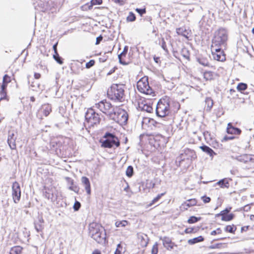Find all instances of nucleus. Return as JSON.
<instances>
[{
    "instance_id": "obj_1",
    "label": "nucleus",
    "mask_w": 254,
    "mask_h": 254,
    "mask_svg": "<svg viewBox=\"0 0 254 254\" xmlns=\"http://www.w3.org/2000/svg\"><path fill=\"white\" fill-rule=\"evenodd\" d=\"M89 234L98 243H103L105 241L106 235L105 230L99 224L92 223L89 225Z\"/></svg>"
},
{
    "instance_id": "obj_2",
    "label": "nucleus",
    "mask_w": 254,
    "mask_h": 254,
    "mask_svg": "<svg viewBox=\"0 0 254 254\" xmlns=\"http://www.w3.org/2000/svg\"><path fill=\"white\" fill-rule=\"evenodd\" d=\"M124 85L123 84H113L107 91V95L111 100L123 102L125 99Z\"/></svg>"
},
{
    "instance_id": "obj_3",
    "label": "nucleus",
    "mask_w": 254,
    "mask_h": 254,
    "mask_svg": "<svg viewBox=\"0 0 254 254\" xmlns=\"http://www.w3.org/2000/svg\"><path fill=\"white\" fill-rule=\"evenodd\" d=\"M228 40V32L225 28H221L215 32L212 45L225 47Z\"/></svg>"
},
{
    "instance_id": "obj_4",
    "label": "nucleus",
    "mask_w": 254,
    "mask_h": 254,
    "mask_svg": "<svg viewBox=\"0 0 254 254\" xmlns=\"http://www.w3.org/2000/svg\"><path fill=\"white\" fill-rule=\"evenodd\" d=\"M169 99L168 98L161 99L156 107V115L159 117H164L170 113Z\"/></svg>"
},
{
    "instance_id": "obj_5",
    "label": "nucleus",
    "mask_w": 254,
    "mask_h": 254,
    "mask_svg": "<svg viewBox=\"0 0 254 254\" xmlns=\"http://www.w3.org/2000/svg\"><path fill=\"white\" fill-rule=\"evenodd\" d=\"M110 118L120 125H125L128 120V115L127 112L121 108H116L114 113Z\"/></svg>"
},
{
    "instance_id": "obj_6",
    "label": "nucleus",
    "mask_w": 254,
    "mask_h": 254,
    "mask_svg": "<svg viewBox=\"0 0 254 254\" xmlns=\"http://www.w3.org/2000/svg\"><path fill=\"white\" fill-rule=\"evenodd\" d=\"M86 125L89 127L99 124L100 118L98 114L96 113L92 108L88 109L85 115Z\"/></svg>"
},
{
    "instance_id": "obj_7",
    "label": "nucleus",
    "mask_w": 254,
    "mask_h": 254,
    "mask_svg": "<svg viewBox=\"0 0 254 254\" xmlns=\"http://www.w3.org/2000/svg\"><path fill=\"white\" fill-rule=\"evenodd\" d=\"M106 139L102 142L101 146L105 148H111L114 145L119 147L120 145V141L117 137L114 134L107 132L104 135Z\"/></svg>"
},
{
    "instance_id": "obj_8",
    "label": "nucleus",
    "mask_w": 254,
    "mask_h": 254,
    "mask_svg": "<svg viewBox=\"0 0 254 254\" xmlns=\"http://www.w3.org/2000/svg\"><path fill=\"white\" fill-rule=\"evenodd\" d=\"M95 107L99 109L101 112L109 116V118L116 109L109 102H107L106 100H103L96 104Z\"/></svg>"
},
{
    "instance_id": "obj_9",
    "label": "nucleus",
    "mask_w": 254,
    "mask_h": 254,
    "mask_svg": "<svg viewBox=\"0 0 254 254\" xmlns=\"http://www.w3.org/2000/svg\"><path fill=\"white\" fill-rule=\"evenodd\" d=\"M138 90L143 94L151 95L153 93V90L149 85L148 78L144 76L141 78L137 83Z\"/></svg>"
},
{
    "instance_id": "obj_10",
    "label": "nucleus",
    "mask_w": 254,
    "mask_h": 254,
    "mask_svg": "<svg viewBox=\"0 0 254 254\" xmlns=\"http://www.w3.org/2000/svg\"><path fill=\"white\" fill-rule=\"evenodd\" d=\"M221 47L219 46L215 47L211 45V53L213 58L215 60L221 62L225 60V55Z\"/></svg>"
},
{
    "instance_id": "obj_11",
    "label": "nucleus",
    "mask_w": 254,
    "mask_h": 254,
    "mask_svg": "<svg viewBox=\"0 0 254 254\" xmlns=\"http://www.w3.org/2000/svg\"><path fill=\"white\" fill-rule=\"evenodd\" d=\"M12 197L15 203H17L20 199L21 190L19 184L15 182L12 185Z\"/></svg>"
},
{
    "instance_id": "obj_12",
    "label": "nucleus",
    "mask_w": 254,
    "mask_h": 254,
    "mask_svg": "<svg viewBox=\"0 0 254 254\" xmlns=\"http://www.w3.org/2000/svg\"><path fill=\"white\" fill-rule=\"evenodd\" d=\"M138 106L142 110L148 113H151L153 111V108L151 106L150 103H148L146 101L139 102Z\"/></svg>"
},
{
    "instance_id": "obj_13",
    "label": "nucleus",
    "mask_w": 254,
    "mask_h": 254,
    "mask_svg": "<svg viewBox=\"0 0 254 254\" xmlns=\"http://www.w3.org/2000/svg\"><path fill=\"white\" fill-rule=\"evenodd\" d=\"M227 132L229 134L239 135L241 133V130L233 127L231 123H229L227 125Z\"/></svg>"
},
{
    "instance_id": "obj_14",
    "label": "nucleus",
    "mask_w": 254,
    "mask_h": 254,
    "mask_svg": "<svg viewBox=\"0 0 254 254\" xmlns=\"http://www.w3.org/2000/svg\"><path fill=\"white\" fill-rule=\"evenodd\" d=\"M81 182L84 187L86 191L88 194L91 193V187L90 183L88 178L86 177H82L81 178Z\"/></svg>"
},
{
    "instance_id": "obj_15",
    "label": "nucleus",
    "mask_w": 254,
    "mask_h": 254,
    "mask_svg": "<svg viewBox=\"0 0 254 254\" xmlns=\"http://www.w3.org/2000/svg\"><path fill=\"white\" fill-rule=\"evenodd\" d=\"M197 201L195 199H190L183 203L181 207L187 210L189 207L195 205Z\"/></svg>"
},
{
    "instance_id": "obj_16",
    "label": "nucleus",
    "mask_w": 254,
    "mask_h": 254,
    "mask_svg": "<svg viewBox=\"0 0 254 254\" xmlns=\"http://www.w3.org/2000/svg\"><path fill=\"white\" fill-rule=\"evenodd\" d=\"M162 241L164 246L167 249L171 250L173 249L174 244L170 238L165 237L162 239Z\"/></svg>"
},
{
    "instance_id": "obj_17",
    "label": "nucleus",
    "mask_w": 254,
    "mask_h": 254,
    "mask_svg": "<svg viewBox=\"0 0 254 254\" xmlns=\"http://www.w3.org/2000/svg\"><path fill=\"white\" fill-rule=\"evenodd\" d=\"M127 51L128 47L127 46H126L124 48L123 51L118 56L120 63L123 65L127 64V63L124 61L123 59V57H125L126 56Z\"/></svg>"
},
{
    "instance_id": "obj_18",
    "label": "nucleus",
    "mask_w": 254,
    "mask_h": 254,
    "mask_svg": "<svg viewBox=\"0 0 254 254\" xmlns=\"http://www.w3.org/2000/svg\"><path fill=\"white\" fill-rule=\"evenodd\" d=\"M200 148L203 152H205L208 154L212 158L213 157L214 155H216V153L214 152V151L207 146L202 145L200 147Z\"/></svg>"
},
{
    "instance_id": "obj_19",
    "label": "nucleus",
    "mask_w": 254,
    "mask_h": 254,
    "mask_svg": "<svg viewBox=\"0 0 254 254\" xmlns=\"http://www.w3.org/2000/svg\"><path fill=\"white\" fill-rule=\"evenodd\" d=\"M102 0H91L90 3H87L84 6L86 10H90L92 8L93 5L100 4Z\"/></svg>"
},
{
    "instance_id": "obj_20",
    "label": "nucleus",
    "mask_w": 254,
    "mask_h": 254,
    "mask_svg": "<svg viewBox=\"0 0 254 254\" xmlns=\"http://www.w3.org/2000/svg\"><path fill=\"white\" fill-rule=\"evenodd\" d=\"M251 155L248 154H243L237 157V160L240 162L245 163H248L249 161L251 160Z\"/></svg>"
},
{
    "instance_id": "obj_21",
    "label": "nucleus",
    "mask_w": 254,
    "mask_h": 254,
    "mask_svg": "<svg viewBox=\"0 0 254 254\" xmlns=\"http://www.w3.org/2000/svg\"><path fill=\"white\" fill-rule=\"evenodd\" d=\"M229 180L230 179L228 178H224L218 181L217 184L220 186L221 188H229L230 186L229 182Z\"/></svg>"
},
{
    "instance_id": "obj_22",
    "label": "nucleus",
    "mask_w": 254,
    "mask_h": 254,
    "mask_svg": "<svg viewBox=\"0 0 254 254\" xmlns=\"http://www.w3.org/2000/svg\"><path fill=\"white\" fill-rule=\"evenodd\" d=\"M177 33L179 35H182L183 36L188 38V35L189 34V32L188 30L186 29L185 27H180L177 28L176 29Z\"/></svg>"
},
{
    "instance_id": "obj_23",
    "label": "nucleus",
    "mask_w": 254,
    "mask_h": 254,
    "mask_svg": "<svg viewBox=\"0 0 254 254\" xmlns=\"http://www.w3.org/2000/svg\"><path fill=\"white\" fill-rule=\"evenodd\" d=\"M218 216L221 215L222 216V220L223 221H228L231 220L234 217V215L233 214H225L224 213V211H222L221 212L220 214H217Z\"/></svg>"
},
{
    "instance_id": "obj_24",
    "label": "nucleus",
    "mask_w": 254,
    "mask_h": 254,
    "mask_svg": "<svg viewBox=\"0 0 254 254\" xmlns=\"http://www.w3.org/2000/svg\"><path fill=\"white\" fill-rule=\"evenodd\" d=\"M42 109L43 114L46 117L48 116L52 111V107L48 104L43 105L42 106Z\"/></svg>"
},
{
    "instance_id": "obj_25",
    "label": "nucleus",
    "mask_w": 254,
    "mask_h": 254,
    "mask_svg": "<svg viewBox=\"0 0 254 254\" xmlns=\"http://www.w3.org/2000/svg\"><path fill=\"white\" fill-rule=\"evenodd\" d=\"M22 248L20 246L12 247L9 252V254H21Z\"/></svg>"
},
{
    "instance_id": "obj_26",
    "label": "nucleus",
    "mask_w": 254,
    "mask_h": 254,
    "mask_svg": "<svg viewBox=\"0 0 254 254\" xmlns=\"http://www.w3.org/2000/svg\"><path fill=\"white\" fill-rule=\"evenodd\" d=\"M204 238L202 236H200L198 237L189 240L188 243L189 244L192 245L198 242H202Z\"/></svg>"
},
{
    "instance_id": "obj_27",
    "label": "nucleus",
    "mask_w": 254,
    "mask_h": 254,
    "mask_svg": "<svg viewBox=\"0 0 254 254\" xmlns=\"http://www.w3.org/2000/svg\"><path fill=\"white\" fill-rule=\"evenodd\" d=\"M205 102L206 105V110L210 111L213 105V100L211 98L207 97L205 99Z\"/></svg>"
},
{
    "instance_id": "obj_28",
    "label": "nucleus",
    "mask_w": 254,
    "mask_h": 254,
    "mask_svg": "<svg viewBox=\"0 0 254 254\" xmlns=\"http://www.w3.org/2000/svg\"><path fill=\"white\" fill-rule=\"evenodd\" d=\"M203 75H204V78L206 80H209L213 78V73L210 71H205V72H204Z\"/></svg>"
},
{
    "instance_id": "obj_29",
    "label": "nucleus",
    "mask_w": 254,
    "mask_h": 254,
    "mask_svg": "<svg viewBox=\"0 0 254 254\" xmlns=\"http://www.w3.org/2000/svg\"><path fill=\"white\" fill-rule=\"evenodd\" d=\"M53 58L55 59V60L59 64H63V59L59 56L58 52H56L55 53H54V54L53 55Z\"/></svg>"
},
{
    "instance_id": "obj_30",
    "label": "nucleus",
    "mask_w": 254,
    "mask_h": 254,
    "mask_svg": "<svg viewBox=\"0 0 254 254\" xmlns=\"http://www.w3.org/2000/svg\"><path fill=\"white\" fill-rule=\"evenodd\" d=\"M128 224V222L126 220H123L121 221H117L115 223V226L117 227H125Z\"/></svg>"
},
{
    "instance_id": "obj_31",
    "label": "nucleus",
    "mask_w": 254,
    "mask_h": 254,
    "mask_svg": "<svg viewBox=\"0 0 254 254\" xmlns=\"http://www.w3.org/2000/svg\"><path fill=\"white\" fill-rule=\"evenodd\" d=\"M133 174V168L131 166H129L126 170V175L128 177L132 176Z\"/></svg>"
},
{
    "instance_id": "obj_32",
    "label": "nucleus",
    "mask_w": 254,
    "mask_h": 254,
    "mask_svg": "<svg viewBox=\"0 0 254 254\" xmlns=\"http://www.w3.org/2000/svg\"><path fill=\"white\" fill-rule=\"evenodd\" d=\"M15 140L7 139V143L11 149H15L16 148Z\"/></svg>"
},
{
    "instance_id": "obj_33",
    "label": "nucleus",
    "mask_w": 254,
    "mask_h": 254,
    "mask_svg": "<svg viewBox=\"0 0 254 254\" xmlns=\"http://www.w3.org/2000/svg\"><path fill=\"white\" fill-rule=\"evenodd\" d=\"M236 230V228L234 225H227L225 228L226 232H230L231 233H234Z\"/></svg>"
},
{
    "instance_id": "obj_34",
    "label": "nucleus",
    "mask_w": 254,
    "mask_h": 254,
    "mask_svg": "<svg viewBox=\"0 0 254 254\" xmlns=\"http://www.w3.org/2000/svg\"><path fill=\"white\" fill-rule=\"evenodd\" d=\"M201 217H196L195 216H191L188 220V223L190 224L194 223L200 220H201Z\"/></svg>"
},
{
    "instance_id": "obj_35",
    "label": "nucleus",
    "mask_w": 254,
    "mask_h": 254,
    "mask_svg": "<svg viewBox=\"0 0 254 254\" xmlns=\"http://www.w3.org/2000/svg\"><path fill=\"white\" fill-rule=\"evenodd\" d=\"M247 85L246 83H240L237 86V89L239 91H244L247 88Z\"/></svg>"
},
{
    "instance_id": "obj_36",
    "label": "nucleus",
    "mask_w": 254,
    "mask_h": 254,
    "mask_svg": "<svg viewBox=\"0 0 254 254\" xmlns=\"http://www.w3.org/2000/svg\"><path fill=\"white\" fill-rule=\"evenodd\" d=\"M108 53H105L103 55H101V57L99 58V61L101 63H104L107 61L108 58L107 54Z\"/></svg>"
},
{
    "instance_id": "obj_37",
    "label": "nucleus",
    "mask_w": 254,
    "mask_h": 254,
    "mask_svg": "<svg viewBox=\"0 0 254 254\" xmlns=\"http://www.w3.org/2000/svg\"><path fill=\"white\" fill-rule=\"evenodd\" d=\"M135 16L134 13L132 12H130L127 18V20L128 21L132 22L135 20Z\"/></svg>"
},
{
    "instance_id": "obj_38",
    "label": "nucleus",
    "mask_w": 254,
    "mask_h": 254,
    "mask_svg": "<svg viewBox=\"0 0 254 254\" xmlns=\"http://www.w3.org/2000/svg\"><path fill=\"white\" fill-rule=\"evenodd\" d=\"M165 194V193H162L160 194H159L156 197H155L152 201L151 203L150 204V205H152V204H154L156 202H157L159 199Z\"/></svg>"
},
{
    "instance_id": "obj_39",
    "label": "nucleus",
    "mask_w": 254,
    "mask_h": 254,
    "mask_svg": "<svg viewBox=\"0 0 254 254\" xmlns=\"http://www.w3.org/2000/svg\"><path fill=\"white\" fill-rule=\"evenodd\" d=\"M35 1V3L37 4V5L44 8L45 5V0H34Z\"/></svg>"
},
{
    "instance_id": "obj_40",
    "label": "nucleus",
    "mask_w": 254,
    "mask_h": 254,
    "mask_svg": "<svg viewBox=\"0 0 254 254\" xmlns=\"http://www.w3.org/2000/svg\"><path fill=\"white\" fill-rule=\"evenodd\" d=\"M158 251V244L156 243L152 247L151 250V254H157Z\"/></svg>"
},
{
    "instance_id": "obj_41",
    "label": "nucleus",
    "mask_w": 254,
    "mask_h": 254,
    "mask_svg": "<svg viewBox=\"0 0 254 254\" xmlns=\"http://www.w3.org/2000/svg\"><path fill=\"white\" fill-rule=\"evenodd\" d=\"M123 250V247L121 244H119L117 245V249L115 252L114 254H121L122 251Z\"/></svg>"
},
{
    "instance_id": "obj_42",
    "label": "nucleus",
    "mask_w": 254,
    "mask_h": 254,
    "mask_svg": "<svg viewBox=\"0 0 254 254\" xmlns=\"http://www.w3.org/2000/svg\"><path fill=\"white\" fill-rule=\"evenodd\" d=\"M44 227L42 224H39V223H36L35 225V228L37 232H39L42 231Z\"/></svg>"
},
{
    "instance_id": "obj_43",
    "label": "nucleus",
    "mask_w": 254,
    "mask_h": 254,
    "mask_svg": "<svg viewBox=\"0 0 254 254\" xmlns=\"http://www.w3.org/2000/svg\"><path fill=\"white\" fill-rule=\"evenodd\" d=\"M198 61L200 64L204 66H207L208 65V62L206 59H198Z\"/></svg>"
},
{
    "instance_id": "obj_44",
    "label": "nucleus",
    "mask_w": 254,
    "mask_h": 254,
    "mask_svg": "<svg viewBox=\"0 0 254 254\" xmlns=\"http://www.w3.org/2000/svg\"><path fill=\"white\" fill-rule=\"evenodd\" d=\"M95 64V61L93 60H90L89 62L86 64L85 66L87 68H89L93 66Z\"/></svg>"
},
{
    "instance_id": "obj_45",
    "label": "nucleus",
    "mask_w": 254,
    "mask_h": 254,
    "mask_svg": "<svg viewBox=\"0 0 254 254\" xmlns=\"http://www.w3.org/2000/svg\"><path fill=\"white\" fill-rule=\"evenodd\" d=\"M136 11L138 12L140 16H142L143 14L146 13L145 8L140 9V8H136L135 9Z\"/></svg>"
},
{
    "instance_id": "obj_46",
    "label": "nucleus",
    "mask_w": 254,
    "mask_h": 254,
    "mask_svg": "<svg viewBox=\"0 0 254 254\" xmlns=\"http://www.w3.org/2000/svg\"><path fill=\"white\" fill-rule=\"evenodd\" d=\"M10 82V77L7 74L4 75L3 77V82L8 83Z\"/></svg>"
},
{
    "instance_id": "obj_47",
    "label": "nucleus",
    "mask_w": 254,
    "mask_h": 254,
    "mask_svg": "<svg viewBox=\"0 0 254 254\" xmlns=\"http://www.w3.org/2000/svg\"><path fill=\"white\" fill-rule=\"evenodd\" d=\"M7 139H16V137H15L14 132L13 131H9Z\"/></svg>"
},
{
    "instance_id": "obj_48",
    "label": "nucleus",
    "mask_w": 254,
    "mask_h": 254,
    "mask_svg": "<svg viewBox=\"0 0 254 254\" xmlns=\"http://www.w3.org/2000/svg\"><path fill=\"white\" fill-rule=\"evenodd\" d=\"M80 203L78 201H76L74 204L73 208L75 211H77L79 210V208L80 207Z\"/></svg>"
},
{
    "instance_id": "obj_49",
    "label": "nucleus",
    "mask_w": 254,
    "mask_h": 254,
    "mask_svg": "<svg viewBox=\"0 0 254 254\" xmlns=\"http://www.w3.org/2000/svg\"><path fill=\"white\" fill-rule=\"evenodd\" d=\"M34 88L33 90H36L37 88L40 89V84L37 82H33L31 85Z\"/></svg>"
},
{
    "instance_id": "obj_50",
    "label": "nucleus",
    "mask_w": 254,
    "mask_h": 254,
    "mask_svg": "<svg viewBox=\"0 0 254 254\" xmlns=\"http://www.w3.org/2000/svg\"><path fill=\"white\" fill-rule=\"evenodd\" d=\"M222 233V230L220 229V228H218L216 230L212 231L211 232V235H215L217 234H221Z\"/></svg>"
},
{
    "instance_id": "obj_51",
    "label": "nucleus",
    "mask_w": 254,
    "mask_h": 254,
    "mask_svg": "<svg viewBox=\"0 0 254 254\" xmlns=\"http://www.w3.org/2000/svg\"><path fill=\"white\" fill-rule=\"evenodd\" d=\"M252 160L249 161L250 163V167L251 168H254V156L251 155V159Z\"/></svg>"
},
{
    "instance_id": "obj_52",
    "label": "nucleus",
    "mask_w": 254,
    "mask_h": 254,
    "mask_svg": "<svg viewBox=\"0 0 254 254\" xmlns=\"http://www.w3.org/2000/svg\"><path fill=\"white\" fill-rule=\"evenodd\" d=\"M201 199L204 203H208L210 201V198L209 197H207L206 196H203L201 197Z\"/></svg>"
},
{
    "instance_id": "obj_53",
    "label": "nucleus",
    "mask_w": 254,
    "mask_h": 254,
    "mask_svg": "<svg viewBox=\"0 0 254 254\" xmlns=\"http://www.w3.org/2000/svg\"><path fill=\"white\" fill-rule=\"evenodd\" d=\"M0 94L1 95L0 99L1 100L2 99H4L5 98V97L6 96V91H5V90L1 89V90L0 91Z\"/></svg>"
},
{
    "instance_id": "obj_54",
    "label": "nucleus",
    "mask_w": 254,
    "mask_h": 254,
    "mask_svg": "<svg viewBox=\"0 0 254 254\" xmlns=\"http://www.w3.org/2000/svg\"><path fill=\"white\" fill-rule=\"evenodd\" d=\"M102 39H103V37L101 35L98 37L96 38V45H98L100 43V42L102 40Z\"/></svg>"
},
{
    "instance_id": "obj_55",
    "label": "nucleus",
    "mask_w": 254,
    "mask_h": 254,
    "mask_svg": "<svg viewBox=\"0 0 254 254\" xmlns=\"http://www.w3.org/2000/svg\"><path fill=\"white\" fill-rule=\"evenodd\" d=\"M251 209V206L249 204H247V205H246L245 206H244V207H243V210L245 211H249Z\"/></svg>"
},
{
    "instance_id": "obj_56",
    "label": "nucleus",
    "mask_w": 254,
    "mask_h": 254,
    "mask_svg": "<svg viewBox=\"0 0 254 254\" xmlns=\"http://www.w3.org/2000/svg\"><path fill=\"white\" fill-rule=\"evenodd\" d=\"M161 47L164 50L166 49V43L164 41V39L163 38L162 39V44H161Z\"/></svg>"
},
{
    "instance_id": "obj_57",
    "label": "nucleus",
    "mask_w": 254,
    "mask_h": 254,
    "mask_svg": "<svg viewBox=\"0 0 254 254\" xmlns=\"http://www.w3.org/2000/svg\"><path fill=\"white\" fill-rule=\"evenodd\" d=\"M221 245L222 244H217L211 246L210 248L212 249L220 248Z\"/></svg>"
},
{
    "instance_id": "obj_58",
    "label": "nucleus",
    "mask_w": 254,
    "mask_h": 254,
    "mask_svg": "<svg viewBox=\"0 0 254 254\" xmlns=\"http://www.w3.org/2000/svg\"><path fill=\"white\" fill-rule=\"evenodd\" d=\"M193 231V229L191 228H188L185 230L186 233H191Z\"/></svg>"
},
{
    "instance_id": "obj_59",
    "label": "nucleus",
    "mask_w": 254,
    "mask_h": 254,
    "mask_svg": "<svg viewBox=\"0 0 254 254\" xmlns=\"http://www.w3.org/2000/svg\"><path fill=\"white\" fill-rule=\"evenodd\" d=\"M7 83L3 82L2 84L1 85V89L6 90V88L7 87Z\"/></svg>"
},
{
    "instance_id": "obj_60",
    "label": "nucleus",
    "mask_w": 254,
    "mask_h": 254,
    "mask_svg": "<svg viewBox=\"0 0 254 254\" xmlns=\"http://www.w3.org/2000/svg\"><path fill=\"white\" fill-rule=\"evenodd\" d=\"M57 46H58V42H57L53 46V50L54 51V53H55L56 52H58V51H57Z\"/></svg>"
},
{
    "instance_id": "obj_61",
    "label": "nucleus",
    "mask_w": 254,
    "mask_h": 254,
    "mask_svg": "<svg viewBox=\"0 0 254 254\" xmlns=\"http://www.w3.org/2000/svg\"><path fill=\"white\" fill-rule=\"evenodd\" d=\"M41 77V74L39 73H35L34 74V77L35 79H39Z\"/></svg>"
},
{
    "instance_id": "obj_62",
    "label": "nucleus",
    "mask_w": 254,
    "mask_h": 254,
    "mask_svg": "<svg viewBox=\"0 0 254 254\" xmlns=\"http://www.w3.org/2000/svg\"><path fill=\"white\" fill-rule=\"evenodd\" d=\"M44 223V220L41 217L39 219V224L43 225V223Z\"/></svg>"
},
{
    "instance_id": "obj_63",
    "label": "nucleus",
    "mask_w": 254,
    "mask_h": 254,
    "mask_svg": "<svg viewBox=\"0 0 254 254\" xmlns=\"http://www.w3.org/2000/svg\"><path fill=\"white\" fill-rule=\"evenodd\" d=\"M68 189H69V190H73V191H76V190H75V189H76V188H75V187H74L73 186H70V187L68 188Z\"/></svg>"
},
{
    "instance_id": "obj_64",
    "label": "nucleus",
    "mask_w": 254,
    "mask_h": 254,
    "mask_svg": "<svg viewBox=\"0 0 254 254\" xmlns=\"http://www.w3.org/2000/svg\"><path fill=\"white\" fill-rule=\"evenodd\" d=\"M92 254H101L100 252L97 250L96 251H94L93 253H92Z\"/></svg>"
}]
</instances>
